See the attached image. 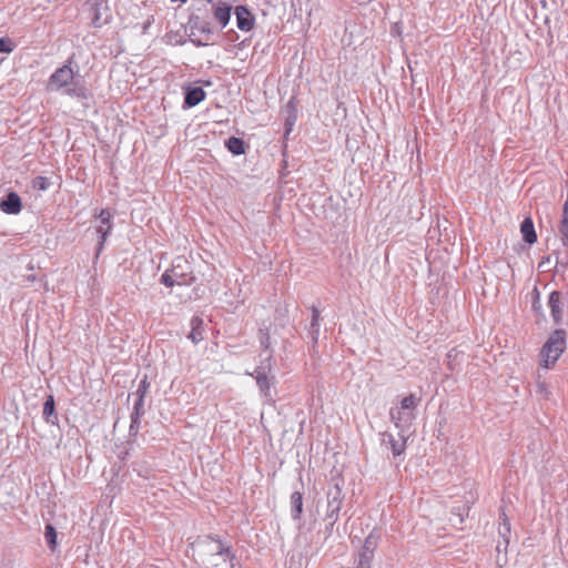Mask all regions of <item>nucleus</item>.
Instances as JSON below:
<instances>
[{"label": "nucleus", "instance_id": "nucleus-1", "mask_svg": "<svg viewBox=\"0 0 568 568\" xmlns=\"http://www.w3.org/2000/svg\"><path fill=\"white\" fill-rule=\"evenodd\" d=\"M190 551H192V558L197 565L215 568L219 566L215 558L220 557L224 562H230L231 568H234L236 555L232 546L222 540L219 535L207 534L196 536L187 545V556H190Z\"/></svg>", "mask_w": 568, "mask_h": 568}, {"label": "nucleus", "instance_id": "nucleus-2", "mask_svg": "<svg viewBox=\"0 0 568 568\" xmlns=\"http://www.w3.org/2000/svg\"><path fill=\"white\" fill-rule=\"evenodd\" d=\"M74 54L59 67L48 79L45 89L50 92H61L78 100L92 99V92L87 88L85 81L78 70L72 68Z\"/></svg>", "mask_w": 568, "mask_h": 568}, {"label": "nucleus", "instance_id": "nucleus-3", "mask_svg": "<svg viewBox=\"0 0 568 568\" xmlns=\"http://www.w3.org/2000/svg\"><path fill=\"white\" fill-rule=\"evenodd\" d=\"M207 6L209 4H203L195 8L190 13L185 26V28L190 29L189 39L195 47L207 45V42H204L199 38H193L196 31L204 34L206 41H209L214 36L211 10Z\"/></svg>", "mask_w": 568, "mask_h": 568}, {"label": "nucleus", "instance_id": "nucleus-4", "mask_svg": "<svg viewBox=\"0 0 568 568\" xmlns=\"http://www.w3.org/2000/svg\"><path fill=\"white\" fill-rule=\"evenodd\" d=\"M272 351L266 358L254 369L250 375L254 377L258 387L260 394L268 402H274L276 396L275 385L277 383L273 372V355Z\"/></svg>", "mask_w": 568, "mask_h": 568}, {"label": "nucleus", "instance_id": "nucleus-5", "mask_svg": "<svg viewBox=\"0 0 568 568\" xmlns=\"http://www.w3.org/2000/svg\"><path fill=\"white\" fill-rule=\"evenodd\" d=\"M567 333L564 328L555 329L541 348V356L544 357V366L546 368L552 367L566 349Z\"/></svg>", "mask_w": 568, "mask_h": 568}, {"label": "nucleus", "instance_id": "nucleus-6", "mask_svg": "<svg viewBox=\"0 0 568 568\" xmlns=\"http://www.w3.org/2000/svg\"><path fill=\"white\" fill-rule=\"evenodd\" d=\"M99 224L95 225V233L98 235V243L94 253V260H98L103 252L105 242L111 235L113 230V215L109 209H102L99 213L93 215Z\"/></svg>", "mask_w": 568, "mask_h": 568}, {"label": "nucleus", "instance_id": "nucleus-7", "mask_svg": "<svg viewBox=\"0 0 568 568\" xmlns=\"http://www.w3.org/2000/svg\"><path fill=\"white\" fill-rule=\"evenodd\" d=\"M379 540L381 532L377 529H373L365 538L364 544L358 552L356 568H372V561L375 550L378 547Z\"/></svg>", "mask_w": 568, "mask_h": 568}, {"label": "nucleus", "instance_id": "nucleus-8", "mask_svg": "<svg viewBox=\"0 0 568 568\" xmlns=\"http://www.w3.org/2000/svg\"><path fill=\"white\" fill-rule=\"evenodd\" d=\"M327 497V510L326 519H338L339 511L342 508L344 495L342 493V486L338 481H335L328 487L326 493Z\"/></svg>", "mask_w": 568, "mask_h": 568}, {"label": "nucleus", "instance_id": "nucleus-9", "mask_svg": "<svg viewBox=\"0 0 568 568\" xmlns=\"http://www.w3.org/2000/svg\"><path fill=\"white\" fill-rule=\"evenodd\" d=\"M210 4H211V8H210L211 18H213L216 21V23L220 26L221 30H223L230 23L232 11H233L232 4H230L225 1H222V0H219V1L214 0Z\"/></svg>", "mask_w": 568, "mask_h": 568}, {"label": "nucleus", "instance_id": "nucleus-10", "mask_svg": "<svg viewBox=\"0 0 568 568\" xmlns=\"http://www.w3.org/2000/svg\"><path fill=\"white\" fill-rule=\"evenodd\" d=\"M568 294L560 291H552L548 297V306L555 325H560L564 315V305Z\"/></svg>", "mask_w": 568, "mask_h": 568}, {"label": "nucleus", "instance_id": "nucleus-11", "mask_svg": "<svg viewBox=\"0 0 568 568\" xmlns=\"http://www.w3.org/2000/svg\"><path fill=\"white\" fill-rule=\"evenodd\" d=\"M179 267L180 265H173L171 270L164 272L160 282L166 287H173L174 285H189L195 280L194 276L179 272Z\"/></svg>", "mask_w": 568, "mask_h": 568}, {"label": "nucleus", "instance_id": "nucleus-12", "mask_svg": "<svg viewBox=\"0 0 568 568\" xmlns=\"http://www.w3.org/2000/svg\"><path fill=\"white\" fill-rule=\"evenodd\" d=\"M236 26L241 31L250 32L255 27V16L247 6L240 4L234 8Z\"/></svg>", "mask_w": 568, "mask_h": 568}, {"label": "nucleus", "instance_id": "nucleus-13", "mask_svg": "<svg viewBox=\"0 0 568 568\" xmlns=\"http://www.w3.org/2000/svg\"><path fill=\"white\" fill-rule=\"evenodd\" d=\"M22 207V200L16 191H9L0 199V210L6 214L17 215Z\"/></svg>", "mask_w": 568, "mask_h": 568}, {"label": "nucleus", "instance_id": "nucleus-14", "mask_svg": "<svg viewBox=\"0 0 568 568\" xmlns=\"http://www.w3.org/2000/svg\"><path fill=\"white\" fill-rule=\"evenodd\" d=\"M183 109H191L205 100L206 92L202 87L189 84L183 88Z\"/></svg>", "mask_w": 568, "mask_h": 568}, {"label": "nucleus", "instance_id": "nucleus-15", "mask_svg": "<svg viewBox=\"0 0 568 568\" xmlns=\"http://www.w3.org/2000/svg\"><path fill=\"white\" fill-rule=\"evenodd\" d=\"M382 436V443L389 445L395 458L405 453L408 434L398 433V438H395L393 434L385 432Z\"/></svg>", "mask_w": 568, "mask_h": 568}, {"label": "nucleus", "instance_id": "nucleus-16", "mask_svg": "<svg viewBox=\"0 0 568 568\" xmlns=\"http://www.w3.org/2000/svg\"><path fill=\"white\" fill-rule=\"evenodd\" d=\"M389 415L392 422L395 424L396 428H398V433L406 434L412 425L413 414L398 408H392Z\"/></svg>", "mask_w": 568, "mask_h": 568}, {"label": "nucleus", "instance_id": "nucleus-17", "mask_svg": "<svg viewBox=\"0 0 568 568\" xmlns=\"http://www.w3.org/2000/svg\"><path fill=\"white\" fill-rule=\"evenodd\" d=\"M285 113V132L284 138L286 139L292 132L294 124L297 120V101L295 97H292L284 108Z\"/></svg>", "mask_w": 568, "mask_h": 568}, {"label": "nucleus", "instance_id": "nucleus-18", "mask_svg": "<svg viewBox=\"0 0 568 568\" xmlns=\"http://www.w3.org/2000/svg\"><path fill=\"white\" fill-rule=\"evenodd\" d=\"M43 419L51 425L58 424V414L55 410V399L52 394L45 396L42 409Z\"/></svg>", "mask_w": 568, "mask_h": 568}, {"label": "nucleus", "instance_id": "nucleus-19", "mask_svg": "<svg viewBox=\"0 0 568 568\" xmlns=\"http://www.w3.org/2000/svg\"><path fill=\"white\" fill-rule=\"evenodd\" d=\"M520 233L523 236V241L532 245L537 242V233L535 230V225L532 219L530 216H526L520 223Z\"/></svg>", "mask_w": 568, "mask_h": 568}, {"label": "nucleus", "instance_id": "nucleus-20", "mask_svg": "<svg viewBox=\"0 0 568 568\" xmlns=\"http://www.w3.org/2000/svg\"><path fill=\"white\" fill-rule=\"evenodd\" d=\"M224 146L234 156L244 155L248 149V144L237 136H230L224 141Z\"/></svg>", "mask_w": 568, "mask_h": 568}, {"label": "nucleus", "instance_id": "nucleus-21", "mask_svg": "<svg viewBox=\"0 0 568 568\" xmlns=\"http://www.w3.org/2000/svg\"><path fill=\"white\" fill-rule=\"evenodd\" d=\"M191 331L187 337L197 344L204 338V321L200 316H193L190 322Z\"/></svg>", "mask_w": 568, "mask_h": 568}, {"label": "nucleus", "instance_id": "nucleus-22", "mask_svg": "<svg viewBox=\"0 0 568 568\" xmlns=\"http://www.w3.org/2000/svg\"><path fill=\"white\" fill-rule=\"evenodd\" d=\"M291 517L293 520H301L303 514V493L295 490L290 498Z\"/></svg>", "mask_w": 568, "mask_h": 568}, {"label": "nucleus", "instance_id": "nucleus-23", "mask_svg": "<svg viewBox=\"0 0 568 568\" xmlns=\"http://www.w3.org/2000/svg\"><path fill=\"white\" fill-rule=\"evenodd\" d=\"M499 528H498V532H499V536L503 538L504 540V544H505V550L507 549V546L509 544V536H510V521L504 510V508H500V514H499Z\"/></svg>", "mask_w": 568, "mask_h": 568}, {"label": "nucleus", "instance_id": "nucleus-24", "mask_svg": "<svg viewBox=\"0 0 568 568\" xmlns=\"http://www.w3.org/2000/svg\"><path fill=\"white\" fill-rule=\"evenodd\" d=\"M463 357L464 352L459 351L457 347H454L450 351H448L446 355L448 371L454 372L458 369Z\"/></svg>", "mask_w": 568, "mask_h": 568}, {"label": "nucleus", "instance_id": "nucleus-25", "mask_svg": "<svg viewBox=\"0 0 568 568\" xmlns=\"http://www.w3.org/2000/svg\"><path fill=\"white\" fill-rule=\"evenodd\" d=\"M530 295H531V308H532L534 313L536 314L538 320L545 321L546 315L542 310V305L540 302V292L537 286H534Z\"/></svg>", "mask_w": 568, "mask_h": 568}, {"label": "nucleus", "instance_id": "nucleus-26", "mask_svg": "<svg viewBox=\"0 0 568 568\" xmlns=\"http://www.w3.org/2000/svg\"><path fill=\"white\" fill-rule=\"evenodd\" d=\"M45 542L51 551H54L58 547V532L52 524H47L44 527Z\"/></svg>", "mask_w": 568, "mask_h": 568}, {"label": "nucleus", "instance_id": "nucleus-27", "mask_svg": "<svg viewBox=\"0 0 568 568\" xmlns=\"http://www.w3.org/2000/svg\"><path fill=\"white\" fill-rule=\"evenodd\" d=\"M163 40L166 44H170V45H183L186 42L181 30H176V31L171 30V31L166 32L163 37Z\"/></svg>", "mask_w": 568, "mask_h": 568}, {"label": "nucleus", "instance_id": "nucleus-28", "mask_svg": "<svg viewBox=\"0 0 568 568\" xmlns=\"http://www.w3.org/2000/svg\"><path fill=\"white\" fill-rule=\"evenodd\" d=\"M149 388L150 382L148 379V375H144L143 378L140 381L136 390L132 395L135 396L136 398H145Z\"/></svg>", "mask_w": 568, "mask_h": 568}, {"label": "nucleus", "instance_id": "nucleus-29", "mask_svg": "<svg viewBox=\"0 0 568 568\" xmlns=\"http://www.w3.org/2000/svg\"><path fill=\"white\" fill-rule=\"evenodd\" d=\"M50 181L48 178L45 176H36L32 182H31V185L34 190H38V191H45L49 189L50 186Z\"/></svg>", "mask_w": 568, "mask_h": 568}, {"label": "nucleus", "instance_id": "nucleus-30", "mask_svg": "<svg viewBox=\"0 0 568 568\" xmlns=\"http://www.w3.org/2000/svg\"><path fill=\"white\" fill-rule=\"evenodd\" d=\"M417 405V399L415 395L409 394L408 396L404 397L400 402V407L398 409H402L403 412H409L414 409Z\"/></svg>", "mask_w": 568, "mask_h": 568}, {"label": "nucleus", "instance_id": "nucleus-31", "mask_svg": "<svg viewBox=\"0 0 568 568\" xmlns=\"http://www.w3.org/2000/svg\"><path fill=\"white\" fill-rule=\"evenodd\" d=\"M145 414L144 409V398H136L133 404V409L131 412L130 416H133L135 418H141Z\"/></svg>", "mask_w": 568, "mask_h": 568}, {"label": "nucleus", "instance_id": "nucleus-32", "mask_svg": "<svg viewBox=\"0 0 568 568\" xmlns=\"http://www.w3.org/2000/svg\"><path fill=\"white\" fill-rule=\"evenodd\" d=\"M312 318L308 328H318L321 327V311L317 306H311Z\"/></svg>", "mask_w": 568, "mask_h": 568}, {"label": "nucleus", "instance_id": "nucleus-33", "mask_svg": "<svg viewBox=\"0 0 568 568\" xmlns=\"http://www.w3.org/2000/svg\"><path fill=\"white\" fill-rule=\"evenodd\" d=\"M16 48V43L9 37L0 38V53H11Z\"/></svg>", "mask_w": 568, "mask_h": 568}, {"label": "nucleus", "instance_id": "nucleus-34", "mask_svg": "<svg viewBox=\"0 0 568 568\" xmlns=\"http://www.w3.org/2000/svg\"><path fill=\"white\" fill-rule=\"evenodd\" d=\"M561 243L565 247H568V221L561 220L558 226Z\"/></svg>", "mask_w": 568, "mask_h": 568}, {"label": "nucleus", "instance_id": "nucleus-35", "mask_svg": "<svg viewBox=\"0 0 568 568\" xmlns=\"http://www.w3.org/2000/svg\"><path fill=\"white\" fill-rule=\"evenodd\" d=\"M320 329L318 328H307V338L312 345V351H315L318 344Z\"/></svg>", "mask_w": 568, "mask_h": 568}, {"label": "nucleus", "instance_id": "nucleus-36", "mask_svg": "<svg viewBox=\"0 0 568 568\" xmlns=\"http://www.w3.org/2000/svg\"><path fill=\"white\" fill-rule=\"evenodd\" d=\"M258 333H260V343H261V346H262L265 351H267V349L270 348V346H271V341H270V339H271V337H270L268 329H267V328H265V329L260 328Z\"/></svg>", "mask_w": 568, "mask_h": 568}, {"label": "nucleus", "instance_id": "nucleus-37", "mask_svg": "<svg viewBox=\"0 0 568 568\" xmlns=\"http://www.w3.org/2000/svg\"><path fill=\"white\" fill-rule=\"evenodd\" d=\"M130 418H131V423L129 426V437L132 438L139 434L141 418H135L133 416H130Z\"/></svg>", "mask_w": 568, "mask_h": 568}, {"label": "nucleus", "instance_id": "nucleus-38", "mask_svg": "<svg viewBox=\"0 0 568 568\" xmlns=\"http://www.w3.org/2000/svg\"><path fill=\"white\" fill-rule=\"evenodd\" d=\"M102 3V0H93V7H94V17L92 19L93 27H101L102 23L100 21V13H99V6Z\"/></svg>", "mask_w": 568, "mask_h": 568}, {"label": "nucleus", "instance_id": "nucleus-39", "mask_svg": "<svg viewBox=\"0 0 568 568\" xmlns=\"http://www.w3.org/2000/svg\"><path fill=\"white\" fill-rule=\"evenodd\" d=\"M324 520L327 523V524H326V527H325V532H326V535H327V537H328V536H331V535H332V532H333V527H334V525L336 524V521H337L338 519H326V517H325V518H324Z\"/></svg>", "mask_w": 568, "mask_h": 568}, {"label": "nucleus", "instance_id": "nucleus-40", "mask_svg": "<svg viewBox=\"0 0 568 568\" xmlns=\"http://www.w3.org/2000/svg\"><path fill=\"white\" fill-rule=\"evenodd\" d=\"M225 37L229 41L231 42H235L236 40H239V34L236 31L234 30H229L226 33H225Z\"/></svg>", "mask_w": 568, "mask_h": 568}, {"label": "nucleus", "instance_id": "nucleus-41", "mask_svg": "<svg viewBox=\"0 0 568 568\" xmlns=\"http://www.w3.org/2000/svg\"><path fill=\"white\" fill-rule=\"evenodd\" d=\"M538 387H539V392H540V393H545L546 395L548 394L546 383H540V384L538 385Z\"/></svg>", "mask_w": 568, "mask_h": 568}, {"label": "nucleus", "instance_id": "nucleus-42", "mask_svg": "<svg viewBox=\"0 0 568 568\" xmlns=\"http://www.w3.org/2000/svg\"><path fill=\"white\" fill-rule=\"evenodd\" d=\"M550 261V256L544 257L542 261L539 263V267H541L544 264H547Z\"/></svg>", "mask_w": 568, "mask_h": 568}, {"label": "nucleus", "instance_id": "nucleus-43", "mask_svg": "<svg viewBox=\"0 0 568 568\" xmlns=\"http://www.w3.org/2000/svg\"><path fill=\"white\" fill-rule=\"evenodd\" d=\"M561 220H567L568 221V213H562Z\"/></svg>", "mask_w": 568, "mask_h": 568}, {"label": "nucleus", "instance_id": "nucleus-44", "mask_svg": "<svg viewBox=\"0 0 568 568\" xmlns=\"http://www.w3.org/2000/svg\"><path fill=\"white\" fill-rule=\"evenodd\" d=\"M172 2H178V0H171ZM187 0H179V2L185 3Z\"/></svg>", "mask_w": 568, "mask_h": 568}, {"label": "nucleus", "instance_id": "nucleus-45", "mask_svg": "<svg viewBox=\"0 0 568 568\" xmlns=\"http://www.w3.org/2000/svg\"><path fill=\"white\" fill-rule=\"evenodd\" d=\"M500 549H501V542L499 541L497 545V550L500 551Z\"/></svg>", "mask_w": 568, "mask_h": 568}, {"label": "nucleus", "instance_id": "nucleus-46", "mask_svg": "<svg viewBox=\"0 0 568 568\" xmlns=\"http://www.w3.org/2000/svg\"><path fill=\"white\" fill-rule=\"evenodd\" d=\"M245 45V41H242L240 44H239V48H243Z\"/></svg>", "mask_w": 568, "mask_h": 568}, {"label": "nucleus", "instance_id": "nucleus-47", "mask_svg": "<svg viewBox=\"0 0 568 568\" xmlns=\"http://www.w3.org/2000/svg\"><path fill=\"white\" fill-rule=\"evenodd\" d=\"M128 455H129V453H128V452H125L121 458H122V459H125Z\"/></svg>", "mask_w": 568, "mask_h": 568}, {"label": "nucleus", "instance_id": "nucleus-48", "mask_svg": "<svg viewBox=\"0 0 568 568\" xmlns=\"http://www.w3.org/2000/svg\"><path fill=\"white\" fill-rule=\"evenodd\" d=\"M214 0H205V4L212 3Z\"/></svg>", "mask_w": 568, "mask_h": 568}]
</instances>
